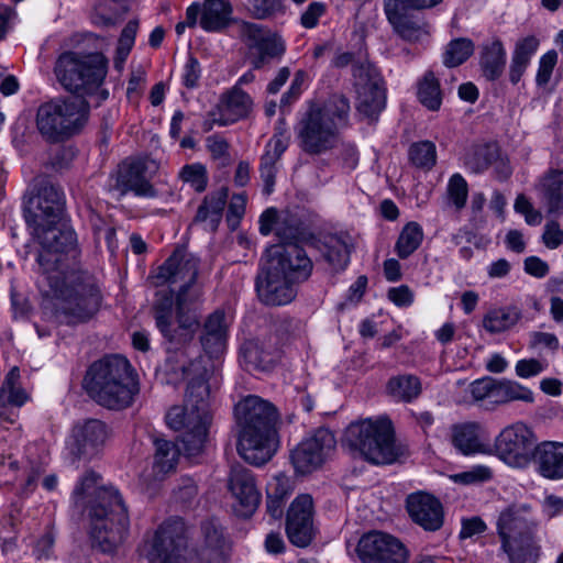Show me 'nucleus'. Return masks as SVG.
Listing matches in <instances>:
<instances>
[{
  "mask_svg": "<svg viewBox=\"0 0 563 563\" xmlns=\"http://www.w3.org/2000/svg\"><path fill=\"white\" fill-rule=\"evenodd\" d=\"M101 479L98 473L86 472L75 486L71 498L77 507L86 503L92 547L112 554L128 538L129 511L119 489L101 485Z\"/></svg>",
  "mask_w": 563,
  "mask_h": 563,
  "instance_id": "f257e3e1",
  "label": "nucleus"
},
{
  "mask_svg": "<svg viewBox=\"0 0 563 563\" xmlns=\"http://www.w3.org/2000/svg\"><path fill=\"white\" fill-rule=\"evenodd\" d=\"M227 550L228 542L218 520L201 523V545L196 550L188 549L185 521L175 517L157 527L147 555L157 563H225Z\"/></svg>",
  "mask_w": 563,
  "mask_h": 563,
  "instance_id": "f03ea898",
  "label": "nucleus"
},
{
  "mask_svg": "<svg viewBox=\"0 0 563 563\" xmlns=\"http://www.w3.org/2000/svg\"><path fill=\"white\" fill-rule=\"evenodd\" d=\"M498 555L508 563H538L542 556L541 520L528 503L515 501L501 508L496 517Z\"/></svg>",
  "mask_w": 563,
  "mask_h": 563,
  "instance_id": "7ed1b4c3",
  "label": "nucleus"
},
{
  "mask_svg": "<svg viewBox=\"0 0 563 563\" xmlns=\"http://www.w3.org/2000/svg\"><path fill=\"white\" fill-rule=\"evenodd\" d=\"M82 387L96 404L113 411L131 407L140 391L137 374L129 360L119 354L93 362L86 372Z\"/></svg>",
  "mask_w": 563,
  "mask_h": 563,
  "instance_id": "20e7f679",
  "label": "nucleus"
},
{
  "mask_svg": "<svg viewBox=\"0 0 563 563\" xmlns=\"http://www.w3.org/2000/svg\"><path fill=\"white\" fill-rule=\"evenodd\" d=\"M350 109L349 99L341 93L331 95L322 104L312 103L296 129L301 150L320 155L334 148L340 128L347 125Z\"/></svg>",
  "mask_w": 563,
  "mask_h": 563,
  "instance_id": "39448f33",
  "label": "nucleus"
},
{
  "mask_svg": "<svg viewBox=\"0 0 563 563\" xmlns=\"http://www.w3.org/2000/svg\"><path fill=\"white\" fill-rule=\"evenodd\" d=\"M341 444L375 466L391 465L409 455L408 445L397 438L393 424H346Z\"/></svg>",
  "mask_w": 563,
  "mask_h": 563,
  "instance_id": "423d86ee",
  "label": "nucleus"
},
{
  "mask_svg": "<svg viewBox=\"0 0 563 563\" xmlns=\"http://www.w3.org/2000/svg\"><path fill=\"white\" fill-rule=\"evenodd\" d=\"M90 106L84 98L57 97L41 103L35 125L48 143H62L79 134L88 122Z\"/></svg>",
  "mask_w": 563,
  "mask_h": 563,
  "instance_id": "0eeeda50",
  "label": "nucleus"
},
{
  "mask_svg": "<svg viewBox=\"0 0 563 563\" xmlns=\"http://www.w3.org/2000/svg\"><path fill=\"white\" fill-rule=\"evenodd\" d=\"M47 283L57 299L55 311L60 322L84 323L99 311L102 297L92 277L78 278L73 285L66 286L60 275H56Z\"/></svg>",
  "mask_w": 563,
  "mask_h": 563,
  "instance_id": "6e6552de",
  "label": "nucleus"
},
{
  "mask_svg": "<svg viewBox=\"0 0 563 563\" xmlns=\"http://www.w3.org/2000/svg\"><path fill=\"white\" fill-rule=\"evenodd\" d=\"M107 69L108 59L101 53L64 52L55 63L54 74L65 90L84 98L102 85Z\"/></svg>",
  "mask_w": 563,
  "mask_h": 563,
  "instance_id": "1a4fd4ad",
  "label": "nucleus"
},
{
  "mask_svg": "<svg viewBox=\"0 0 563 563\" xmlns=\"http://www.w3.org/2000/svg\"><path fill=\"white\" fill-rule=\"evenodd\" d=\"M33 239L41 250L36 261L47 282L60 275L58 266L64 254L75 250L77 238L75 231L63 220L59 223H35L27 225Z\"/></svg>",
  "mask_w": 563,
  "mask_h": 563,
  "instance_id": "9d476101",
  "label": "nucleus"
},
{
  "mask_svg": "<svg viewBox=\"0 0 563 563\" xmlns=\"http://www.w3.org/2000/svg\"><path fill=\"white\" fill-rule=\"evenodd\" d=\"M199 258L185 247H176L153 276L156 285L179 284L176 302L195 303L202 296V286L197 282Z\"/></svg>",
  "mask_w": 563,
  "mask_h": 563,
  "instance_id": "9b49d317",
  "label": "nucleus"
},
{
  "mask_svg": "<svg viewBox=\"0 0 563 563\" xmlns=\"http://www.w3.org/2000/svg\"><path fill=\"white\" fill-rule=\"evenodd\" d=\"M64 216L65 196L62 189L46 176L35 177L24 207L26 225L48 221L59 223Z\"/></svg>",
  "mask_w": 563,
  "mask_h": 563,
  "instance_id": "f8f14e48",
  "label": "nucleus"
},
{
  "mask_svg": "<svg viewBox=\"0 0 563 563\" xmlns=\"http://www.w3.org/2000/svg\"><path fill=\"white\" fill-rule=\"evenodd\" d=\"M280 444L276 424H241L236 450L249 464L262 466L277 453Z\"/></svg>",
  "mask_w": 563,
  "mask_h": 563,
  "instance_id": "ddd939ff",
  "label": "nucleus"
},
{
  "mask_svg": "<svg viewBox=\"0 0 563 563\" xmlns=\"http://www.w3.org/2000/svg\"><path fill=\"white\" fill-rule=\"evenodd\" d=\"M353 77L357 92V111L376 120L386 106V88L378 69L368 62L353 64Z\"/></svg>",
  "mask_w": 563,
  "mask_h": 563,
  "instance_id": "4468645a",
  "label": "nucleus"
},
{
  "mask_svg": "<svg viewBox=\"0 0 563 563\" xmlns=\"http://www.w3.org/2000/svg\"><path fill=\"white\" fill-rule=\"evenodd\" d=\"M470 393L476 402L486 409H494L496 406L505 405L510 401L533 402V393L510 379H497L493 377H484L473 382L470 385Z\"/></svg>",
  "mask_w": 563,
  "mask_h": 563,
  "instance_id": "2eb2a0df",
  "label": "nucleus"
},
{
  "mask_svg": "<svg viewBox=\"0 0 563 563\" xmlns=\"http://www.w3.org/2000/svg\"><path fill=\"white\" fill-rule=\"evenodd\" d=\"M336 439L333 432L324 427H319L313 434L303 439L291 452L290 461L298 474H309L318 470L334 450Z\"/></svg>",
  "mask_w": 563,
  "mask_h": 563,
  "instance_id": "dca6fc26",
  "label": "nucleus"
},
{
  "mask_svg": "<svg viewBox=\"0 0 563 563\" xmlns=\"http://www.w3.org/2000/svg\"><path fill=\"white\" fill-rule=\"evenodd\" d=\"M537 437L527 424H508L495 439V450L506 463L526 466L537 450Z\"/></svg>",
  "mask_w": 563,
  "mask_h": 563,
  "instance_id": "f3484780",
  "label": "nucleus"
},
{
  "mask_svg": "<svg viewBox=\"0 0 563 563\" xmlns=\"http://www.w3.org/2000/svg\"><path fill=\"white\" fill-rule=\"evenodd\" d=\"M356 553L363 563H407L409 551L396 537L372 531L362 536Z\"/></svg>",
  "mask_w": 563,
  "mask_h": 563,
  "instance_id": "a211bd4d",
  "label": "nucleus"
},
{
  "mask_svg": "<svg viewBox=\"0 0 563 563\" xmlns=\"http://www.w3.org/2000/svg\"><path fill=\"white\" fill-rule=\"evenodd\" d=\"M241 38L249 49V59L254 69H261L285 52L280 37L266 27L251 22L241 24Z\"/></svg>",
  "mask_w": 563,
  "mask_h": 563,
  "instance_id": "6ab92c4d",
  "label": "nucleus"
},
{
  "mask_svg": "<svg viewBox=\"0 0 563 563\" xmlns=\"http://www.w3.org/2000/svg\"><path fill=\"white\" fill-rule=\"evenodd\" d=\"M181 369L187 377L191 373L198 374L190 377L188 383L187 422H210L213 419V410L209 399L208 371L201 366V362L198 360L191 362L188 367L181 366Z\"/></svg>",
  "mask_w": 563,
  "mask_h": 563,
  "instance_id": "aec40b11",
  "label": "nucleus"
},
{
  "mask_svg": "<svg viewBox=\"0 0 563 563\" xmlns=\"http://www.w3.org/2000/svg\"><path fill=\"white\" fill-rule=\"evenodd\" d=\"M297 284L267 262L262 266L255 280L258 299L264 305L274 307L291 302L297 295Z\"/></svg>",
  "mask_w": 563,
  "mask_h": 563,
  "instance_id": "412c9836",
  "label": "nucleus"
},
{
  "mask_svg": "<svg viewBox=\"0 0 563 563\" xmlns=\"http://www.w3.org/2000/svg\"><path fill=\"white\" fill-rule=\"evenodd\" d=\"M266 252V262L298 284L310 277L313 264L300 245L275 244Z\"/></svg>",
  "mask_w": 563,
  "mask_h": 563,
  "instance_id": "4be33fe9",
  "label": "nucleus"
},
{
  "mask_svg": "<svg viewBox=\"0 0 563 563\" xmlns=\"http://www.w3.org/2000/svg\"><path fill=\"white\" fill-rule=\"evenodd\" d=\"M228 489L235 500L234 511L238 516L251 517L262 498L252 471L241 464H233L228 475Z\"/></svg>",
  "mask_w": 563,
  "mask_h": 563,
  "instance_id": "5701e85b",
  "label": "nucleus"
},
{
  "mask_svg": "<svg viewBox=\"0 0 563 563\" xmlns=\"http://www.w3.org/2000/svg\"><path fill=\"white\" fill-rule=\"evenodd\" d=\"M286 534L291 544L308 547L314 536L313 500L308 494L297 496L290 504L286 516Z\"/></svg>",
  "mask_w": 563,
  "mask_h": 563,
  "instance_id": "b1692460",
  "label": "nucleus"
},
{
  "mask_svg": "<svg viewBox=\"0 0 563 563\" xmlns=\"http://www.w3.org/2000/svg\"><path fill=\"white\" fill-rule=\"evenodd\" d=\"M146 164L143 161H124L118 167L114 188L122 196L133 192L139 197H155L157 192L146 177Z\"/></svg>",
  "mask_w": 563,
  "mask_h": 563,
  "instance_id": "393cba45",
  "label": "nucleus"
},
{
  "mask_svg": "<svg viewBox=\"0 0 563 563\" xmlns=\"http://www.w3.org/2000/svg\"><path fill=\"white\" fill-rule=\"evenodd\" d=\"M192 303H184V297L180 301L176 302V321L165 322L164 328H157L165 340L170 344V347L178 349L189 343L195 335L199 321L198 316L194 309L190 308Z\"/></svg>",
  "mask_w": 563,
  "mask_h": 563,
  "instance_id": "a878e982",
  "label": "nucleus"
},
{
  "mask_svg": "<svg viewBox=\"0 0 563 563\" xmlns=\"http://www.w3.org/2000/svg\"><path fill=\"white\" fill-rule=\"evenodd\" d=\"M406 507L412 521L424 530L437 531L442 527L443 508L434 496L421 492L410 494Z\"/></svg>",
  "mask_w": 563,
  "mask_h": 563,
  "instance_id": "bb28decb",
  "label": "nucleus"
},
{
  "mask_svg": "<svg viewBox=\"0 0 563 563\" xmlns=\"http://www.w3.org/2000/svg\"><path fill=\"white\" fill-rule=\"evenodd\" d=\"M413 8H407L396 0H384V11L394 31L404 40L416 42L427 34L424 23L411 13Z\"/></svg>",
  "mask_w": 563,
  "mask_h": 563,
  "instance_id": "cd10ccee",
  "label": "nucleus"
},
{
  "mask_svg": "<svg viewBox=\"0 0 563 563\" xmlns=\"http://www.w3.org/2000/svg\"><path fill=\"white\" fill-rule=\"evenodd\" d=\"M230 327L231 319L223 310L218 309L206 318L199 340L203 351L211 357L224 352Z\"/></svg>",
  "mask_w": 563,
  "mask_h": 563,
  "instance_id": "c85d7f7f",
  "label": "nucleus"
},
{
  "mask_svg": "<svg viewBox=\"0 0 563 563\" xmlns=\"http://www.w3.org/2000/svg\"><path fill=\"white\" fill-rule=\"evenodd\" d=\"M108 438L106 424H75L66 446L76 459L93 455Z\"/></svg>",
  "mask_w": 563,
  "mask_h": 563,
  "instance_id": "c756f323",
  "label": "nucleus"
},
{
  "mask_svg": "<svg viewBox=\"0 0 563 563\" xmlns=\"http://www.w3.org/2000/svg\"><path fill=\"white\" fill-rule=\"evenodd\" d=\"M236 422H278V408L257 395H247L234 406Z\"/></svg>",
  "mask_w": 563,
  "mask_h": 563,
  "instance_id": "7c9ffc66",
  "label": "nucleus"
},
{
  "mask_svg": "<svg viewBox=\"0 0 563 563\" xmlns=\"http://www.w3.org/2000/svg\"><path fill=\"white\" fill-rule=\"evenodd\" d=\"M251 108V97L236 85L221 97L218 104L219 118H216V112H212L211 115L213 122L219 125H228L246 118Z\"/></svg>",
  "mask_w": 563,
  "mask_h": 563,
  "instance_id": "2f4dec72",
  "label": "nucleus"
},
{
  "mask_svg": "<svg viewBox=\"0 0 563 563\" xmlns=\"http://www.w3.org/2000/svg\"><path fill=\"white\" fill-rule=\"evenodd\" d=\"M533 460L538 473L551 481L563 479V442L543 441L538 444Z\"/></svg>",
  "mask_w": 563,
  "mask_h": 563,
  "instance_id": "473e14b6",
  "label": "nucleus"
},
{
  "mask_svg": "<svg viewBox=\"0 0 563 563\" xmlns=\"http://www.w3.org/2000/svg\"><path fill=\"white\" fill-rule=\"evenodd\" d=\"M452 444L464 455L488 453L492 451L489 438L481 430L479 424H454Z\"/></svg>",
  "mask_w": 563,
  "mask_h": 563,
  "instance_id": "72a5a7b5",
  "label": "nucleus"
},
{
  "mask_svg": "<svg viewBox=\"0 0 563 563\" xmlns=\"http://www.w3.org/2000/svg\"><path fill=\"white\" fill-rule=\"evenodd\" d=\"M228 198L229 189L227 187H221L217 191L208 194L198 207L194 222H208L210 230L216 231L222 220Z\"/></svg>",
  "mask_w": 563,
  "mask_h": 563,
  "instance_id": "f704fd0d",
  "label": "nucleus"
},
{
  "mask_svg": "<svg viewBox=\"0 0 563 563\" xmlns=\"http://www.w3.org/2000/svg\"><path fill=\"white\" fill-rule=\"evenodd\" d=\"M506 65V51L500 40L495 38L481 47L479 67L483 76L489 80H497L504 73Z\"/></svg>",
  "mask_w": 563,
  "mask_h": 563,
  "instance_id": "c9c22d12",
  "label": "nucleus"
},
{
  "mask_svg": "<svg viewBox=\"0 0 563 563\" xmlns=\"http://www.w3.org/2000/svg\"><path fill=\"white\" fill-rule=\"evenodd\" d=\"M275 235L277 236L278 244H297L309 241L312 233L305 222L295 213H284L275 227Z\"/></svg>",
  "mask_w": 563,
  "mask_h": 563,
  "instance_id": "e433bc0d",
  "label": "nucleus"
},
{
  "mask_svg": "<svg viewBox=\"0 0 563 563\" xmlns=\"http://www.w3.org/2000/svg\"><path fill=\"white\" fill-rule=\"evenodd\" d=\"M231 0H205L200 18V26L208 32L225 29L232 16Z\"/></svg>",
  "mask_w": 563,
  "mask_h": 563,
  "instance_id": "4c0bfd02",
  "label": "nucleus"
},
{
  "mask_svg": "<svg viewBox=\"0 0 563 563\" xmlns=\"http://www.w3.org/2000/svg\"><path fill=\"white\" fill-rule=\"evenodd\" d=\"M175 431L178 433L175 444L179 453L190 457L202 452L208 437L207 424H178Z\"/></svg>",
  "mask_w": 563,
  "mask_h": 563,
  "instance_id": "58836bf2",
  "label": "nucleus"
},
{
  "mask_svg": "<svg viewBox=\"0 0 563 563\" xmlns=\"http://www.w3.org/2000/svg\"><path fill=\"white\" fill-rule=\"evenodd\" d=\"M540 190L542 201L548 213L554 214L563 211V170L551 169L541 179Z\"/></svg>",
  "mask_w": 563,
  "mask_h": 563,
  "instance_id": "ea45409f",
  "label": "nucleus"
},
{
  "mask_svg": "<svg viewBox=\"0 0 563 563\" xmlns=\"http://www.w3.org/2000/svg\"><path fill=\"white\" fill-rule=\"evenodd\" d=\"M386 394L396 401L411 402L422 393L421 380L412 374L391 376L385 387Z\"/></svg>",
  "mask_w": 563,
  "mask_h": 563,
  "instance_id": "a19ab883",
  "label": "nucleus"
},
{
  "mask_svg": "<svg viewBox=\"0 0 563 563\" xmlns=\"http://www.w3.org/2000/svg\"><path fill=\"white\" fill-rule=\"evenodd\" d=\"M156 446L153 474L155 479L163 481L168 474L176 471L179 460V449L172 441L155 439Z\"/></svg>",
  "mask_w": 563,
  "mask_h": 563,
  "instance_id": "79ce46f5",
  "label": "nucleus"
},
{
  "mask_svg": "<svg viewBox=\"0 0 563 563\" xmlns=\"http://www.w3.org/2000/svg\"><path fill=\"white\" fill-rule=\"evenodd\" d=\"M20 369L12 367L5 375L0 389V419L4 418V409L8 405L21 407L29 400V395L20 385Z\"/></svg>",
  "mask_w": 563,
  "mask_h": 563,
  "instance_id": "37998d69",
  "label": "nucleus"
},
{
  "mask_svg": "<svg viewBox=\"0 0 563 563\" xmlns=\"http://www.w3.org/2000/svg\"><path fill=\"white\" fill-rule=\"evenodd\" d=\"M240 355L247 371H267L274 363L272 354L256 340L245 341Z\"/></svg>",
  "mask_w": 563,
  "mask_h": 563,
  "instance_id": "c03bdc74",
  "label": "nucleus"
},
{
  "mask_svg": "<svg viewBox=\"0 0 563 563\" xmlns=\"http://www.w3.org/2000/svg\"><path fill=\"white\" fill-rule=\"evenodd\" d=\"M423 240V231L418 222H408L401 230L396 244L395 252L401 258H408L418 247Z\"/></svg>",
  "mask_w": 563,
  "mask_h": 563,
  "instance_id": "a18cd8bd",
  "label": "nucleus"
},
{
  "mask_svg": "<svg viewBox=\"0 0 563 563\" xmlns=\"http://www.w3.org/2000/svg\"><path fill=\"white\" fill-rule=\"evenodd\" d=\"M520 319L514 308H496L489 310L483 319V327L489 333H499L510 329Z\"/></svg>",
  "mask_w": 563,
  "mask_h": 563,
  "instance_id": "49530a36",
  "label": "nucleus"
},
{
  "mask_svg": "<svg viewBox=\"0 0 563 563\" xmlns=\"http://www.w3.org/2000/svg\"><path fill=\"white\" fill-rule=\"evenodd\" d=\"M418 99L430 111H438L442 104L440 82L432 71H427L418 85Z\"/></svg>",
  "mask_w": 563,
  "mask_h": 563,
  "instance_id": "de8ad7c7",
  "label": "nucleus"
},
{
  "mask_svg": "<svg viewBox=\"0 0 563 563\" xmlns=\"http://www.w3.org/2000/svg\"><path fill=\"white\" fill-rule=\"evenodd\" d=\"M475 45L472 40L459 37L452 40L444 52L443 63L448 67H456L468 59L474 53Z\"/></svg>",
  "mask_w": 563,
  "mask_h": 563,
  "instance_id": "09e8293b",
  "label": "nucleus"
},
{
  "mask_svg": "<svg viewBox=\"0 0 563 563\" xmlns=\"http://www.w3.org/2000/svg\"><path fill=\"white\" fill-rule=\"evenodd\" d=\"M408 155L410 163L420 169L430 170L437 163V150L431 141L413 143Z\"/></svg>",
  "mask_w": 563,
  "mask_h": 563,
  "instance_id": "8fccbe9b",
  "label": "nucleus"
},
{
  "mask_svg": "<svg viewBox=\"0 0 563 563\" xmlns=\"http://www.w3.org/2000/svg\"><path fill=\"white\" fill-rule=\"evenodd\" d=\"M250 14L257 20H268L286 12L285 0H249Z\"/></svg>",
  "mask_w": 563,
  "mask_h": 563,
  "instance_id": "3c124183",
  "label": "nucleus"
},
{
  "mask_svg": "<svg viewBox=\"0 0 563 563\" xmlns=\"http://www.w3.org/2000/svg\"><path fill=\"white\" fill-rule=\"evenodd\" d=\"M496 158V147L493 145L476 146L472 153L465 157V165L473 173H483Z\"/></svg>",
  "mask_w": 563,
  "mask_h": 563,
  "instance_id": "603ef678",
  "label": "nucleus"
},
{
  "mask_svg": "<svg viewBox=\"0 0 563 563\" xmlns=\"http://www.w3.org/2000/svg\"><path fill=\"white\" fill-rule=\"evenodd\" d=\"M350 246L341 239L333 238L327 244L324 258L333 269H344L350 262Z\"/></svg>",
  "mask_w": 563,
  "mask_h": 563,
  "instance_id": "864d4df0",
  "label": "nucleus"
},
{
  "mask_svg": "<svg viewBox=\"0 0 563 563\" xmlns=\"http://www.w3.org/2000/svg\"><path fill=\"white\" fill-rule=\"evenodd\" d=\"M139 29L137 20H130L123 27L118 41L117 55L114 58V66L117 68L125 62L135 41V35Z\"/></svg>",
  "mask_w": 563,
  "mask_h": 563,
  "instance_id": "5fc2aeb1",
  "label": "nucleus"
},
{
  "mask_svg": "<svg viewBox=\"0 0 563 563\" xmlns=\"http://www.w3.org/2000/svg\"><path fill=\"white\" fill-rule=\"evenodd\" d=\"M176 305L172 291H157L156 300L153 306L154 318L157 328H164L165 322L173 320V307Z\"/></svg>",
  "mask_w": 563,
  "mask_h": 563,
  "instance_id": "6e6d98bb",
  "label": "nucleus"
},
{
  "mask_svg": "<svg viewBox=\"0 0 563 563\" xmlns=\"http://www.w3.org/2000/svg\"><path fill=\"white\" fill-rule=\"evenodd\" d=\"M179 176L198 192H202L207 188L208 174L206 167L201 164L185 165Z\"/></svg>",
  "mask_w": 563,
  "mask_h": 563,
  "instance_id": "4d7b16f0",
  "label": "nucleus"
},
{
  "mask_svg": "<svg viewBox=\"0 0 563 563\" xmlns=\"http://www.w3.org/2000/svg\"><path fill=\"white\" fill-rule=\"evenodd\" d=\"M328 12V4L322 1L310 2L300 14L299 23L306 30L316 29L320 19Z\"/></svg>",
  "mask_w": 563,
  "mask_h": 563,
  "instance_id": "13d9d810",
  "label": "nucleus"
},
{
  "mask_svg": "<svg viewBox=\"0 0 563 563\" xmlns=\"http://www.w3.org/2000/svg\"><path fill=\"white\" fill-rule=\"evenodd\" d=\"M448 194L456 209H462L467 199V183L460 174H454L448 184Z\"/></svg>",
  "mask_w": 563,
  "mask_h": 563,
  "instance_id": "bf43d9fd",
  "label": "nucleus"
},
{
  "mask_svg": "<svg viewBox=\"0 0 563 563\" xmlns=\"http://www.w3.org/2000/svg\"><path fill=\"white\" fill-rule=\"evenodd\" d=\"M492 478V471L489 467L484 465H477L472 467L468 471L461 472L453 475V479L455 483H460L463 485H474L482 484Z\"/></svg>",
  "mask_w": 563,
  "mask_h": 563,
  "instance_id": "052dcab7",
  "label": "nucleus"
},
{
  "mask_svg": "<svg viewBox=\"0 0 563 563\" xmlns=\"http://www.w3.org/2000/svg\"><path fill=\"white\" fill-rule=\"evenodd\" d=\"M277 161L272 159L269 155H262L260 164V174L264 183L263 192L271 195L274 191L276 173H277Z\"/></svg>",
  "mask_w": 563,
  "mask_h": 563,
  "instance_id": "680f3d73",
  "label": "nucleus"
},
{
  "mask_svg": "<svg viewBox=\"0 0 563 563\" xmlns=\"http://www.w3.org/2000/svg\"><path fill=\"white\" fill-rule=\"evenodd\" d=\"M115 4L113 0H98L93 8L95 24L110 26L114 24Z\"/></svg>",
  "mask_w": 563,
  "mask_h": 563,
  "instance_id": "e2e57ef3",
  "label": "nucleus"
},
{
  "mask_svg": "<svg viewBox=\"0 0 563 563\" xmlns=\"http://www.w3.org/2000/svg\"><path fill=\"white\" fill-rule=\"evenodd\" d=\"M246 197L243 194L232 196L228 206L227 222L231 230H235L245 213Z\"/></svg>",
  "mask_w": 563,
  "mask_h": 563,
  "instance_id": "0e129e2a",
  "label": "nucleus"
},
{
  "mask_svg": "<svg viewBox=\"0 0 563 563\" xmlns=\"http://www.w3.org/2000/svg\"><path fill=\"white\" fill-rule=\"evenodd\" d=\"M291 493L292 486L290 479L283 474L275 476L273 482L267 486L268 497L272 498H279L286 501Z\"/></svg>",
  "mask_w": 563,
  "mask_h": 563,
  "instance_id": "69168bd1",
  "label": "nucleus"
},
{
  "mask_svg": "<svg viewBox=\"0 0 563 563\" xmlns=\"http://www.w3.org/2000/svg\"><path fill=\"white\" fill-rule=\"evenodd\" d=\"M556 62L558 54L555 51H549L540 58L539 69L536 78L538 85L541 86L549 82Z\"/></svg>",
  "mask_w": 563,
  "mask_h": 563,
  "instance_id": "338daca9",
  "label": "nucleus"
},
{
  "mask_svg": "<svg viewBox=\"0 0 563 563\" xmlns=\"http://www.w3.org/2000/svg\"><path fill=\"white\" fill-rule=\"evenodd\" d=\"M539 47V40L534 35H529L516 43L512 56L530 63L531 57Z\"/></svg>",
  "mask_w": 563,
  "mask_h": 563,
  "instance_id": "774afa93",
  "label": "nucleus"
}]
</instances>
